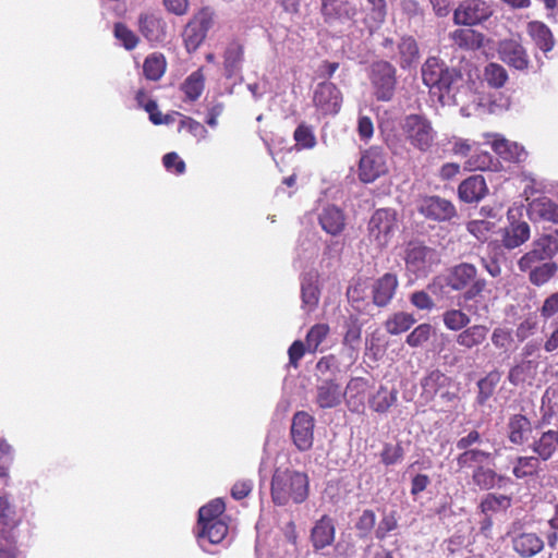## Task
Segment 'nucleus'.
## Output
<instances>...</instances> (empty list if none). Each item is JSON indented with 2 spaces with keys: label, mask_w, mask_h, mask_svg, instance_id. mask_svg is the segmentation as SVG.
Returning a JSON list of instances; mask_svg holds the SVG:
<instances>
[{
  "label": "nucleus",
  "mask_w": 558,
  "mask_h": 558,
  "mask_svg": "<svg viewBox=\"0 0 558 558\" xmlns=\"http://www.w3.org/2000/svg\"><path fill=\"white\" fill-rule=\"evenodd\" d=\"M417 210L426 218L444 221L456 215L453 204L439 196L423 197L417 204Z\"/></svg>",
  "instance_id": "16"
},
{
  "label": "nucleus",
  "mask_w": 558,
  "mask_h": 558,
  "mask_svg": "<svg viewBox=\"0 0 558 558\" xmlns=\"http://www.w3.org/2000/svg\"><path fill=\"white\" fill-rule=\"evenodd\" d=\"M488 327L485 325L466 326L456 337V342L460 347L471 350L481 345L487 338Z\"/></svg>",
  "instance_id": "34"
},
{
  "label": "nucleus",
  "mask_w": 558,
  "mask_h": 558,
  "mask_svg": "<svg viewBox=\"0 0 558 558\" xmlns=\"http://www.w3.org/2000/svg\"><path fill=\"white\" fill-rule=\"evenodd\" d=\"M416 319L410 313L398 312L391 315L385 323L386 331L390 335H400L408 331Z\"/></svg>",
  "instance_id": "45"
},
{
  "label": "nucleus",
  "mask_w": 558,
  "mask_h": 558,
  "mask_svg": "<svg viewBox=\"0 0 558 558\" xmlns=\"http://www.w3.org/2000/svg\"><path fill=\"white\" fill-rule=\"evenodd\" d=\"M313 104L320 114L335 116L341 108L342 94L333 83L323 82L314 90Z\"/></svg>",
  "instance_id": "12"
},
{
  "label": "nucleus",
  "mask_w": 558,
  "mask_h": 558,
  "mask_svg": "<svg viewBox=\"0 0 558 558\" xmlns=\"http://www.w3.org/2000/svg\"><path fill=\"white\" fill-rule=\"evenodd\" d=\"M399 126L404 140L421 153L430 150L437 138L432 121L422 113L405 114Z\"/></svg>",
  "instance_id": "3"
},
{
  "label": "nucleus",
  "mask_w": 558,
  "mask_h": 558,
  "mask_svg": "<svg viewBox=\"0 0 558 558\" xmlns=\"http://www.w3.org/2000/svg\"><path fill=\"white\" fill-rule=\"evenodd\" d=\"M113 33L117 40H119L126 50L134 49L138 44V37L135 33L122 23L114 25Z\"/></svg>",
  "instance_id": "58"
},
{
  "label": "nucleus",
  "mask_w": 558,
  "mask_h": 558,
  "mask_svg": "<svg viewBox=\"0 0 558 558\" xmlns=\"http://www.w3.org/2000/svg\"><path fill=\"white\" fill-rule=\"evenodd\" d=\"M532 433L530 420L522 414H514L508 422V438L513 445H523Z\"/></svg>",
  "instance_id": "33"
},
{
  "label": "nucleus",
  "mask_w": 558,
  "mask_h": 558,
  "mask_svg": "<svg viewBox=\"0 0 558 558\" xmlns=\"http://www.w3.org/2000/svg\"><path fill=\"white\" fill-rule=\"evenodd\" d=\"M403 258L407 270L416 277H425L433 266L439 263L437 251L420 241H411L407 244Z\"/></svg>",
  "instance_id": "5"
},
{
  "label": "nucleus",
  "mask_w": 558,
  "mask_h": 558,
  "mask_svg": "<svg viewBox=\"0 0 558 558\" xmlns=\"http://www.w3.org/2000/svg\"><path fill=\"white\" fill-rule=\"evenodd\" d=\"M493 150L507 161L521 162L526 158L525 149L518 143L510 142L505 137L493 134L488 136Z\"/></svg>",
  "instance_id": "25"
},
{
  "label": "nucleus",
  "mask_w": 558,
  "mask_h": 558,
  "mask_svg": "<svg viewBox=\"0 0 558 558\" xmlns=\"http://www.w3.org/2000/svg\"><path fill=\"white\" fill-rule=\"evenodd\" d=\"M14 461V448L4 439L0 438V477L8 481L10 469Z\"/></svg>",
  "instance_id": "54"
},
{
  "label": "nucleus",
  "mask_w": 558,
  "mask_h": 558,
  "mask_svg": "<svg viewBox=\"0 0 558 558\" xmlns=\"http://www.w3.org/2000/svg\"><path fill=\"white\" fill-rule=\"evenodd\" d=\"M526 33L532 39L533 44L547 53L555 47V38L550 28L541 21H531L526 24Z\"/></svg>",
  "instance_id": "26"
},
{
  "label": "nucleus",
  "mask_w": 558,
  "mask_h": 558,
  "mask_svg": "<svg viewBox=\"0 0 558 558\" xmlns=\"http://www.w3.org/2000/svg\"><path fill=\"white\" fill-rule=\"evenodd\" d=\"M530 238V226L525 221L511 223L505 230L502 242L507 248H515Z\"/></svg>",
  "instance_id": "41"
},
{
  "label": "nucleus",
  "mask_w": 558,
  "mask_h": 558,
  "mask_svg": "<svg viewBox=\"0 0 558 558\" xmlns=\"http://www.w3.org/2000/svg\"><path fill=\"white\" fill-rule=\"evenodd\" d=\"M530 214L532 217L541 220L558 223V204L547 197L535 198L530 204Z\"/></svg>",
  "instance_id": "35"
},
{
  "label": "nucleus",
  "mask_w": 558,
  "mask_h": 558,
  "mask_svg": "<svg viewBox=\"0 0 558 558\" xmlns=\"http://www.w3.org/2000/svg\"><path fill=\"white\" fill-rule=\"evenodd\" d=\"M213 22L211 11L209 9H202L186 24L182 37L189 52L195 51L201 46Z\"/></svg>",
  "instance_id": "10"
},
{
  "label": "nucleus",
  "mask_w": 558,
  "mask_h": 558,
  "mask_svg": "<svg viewBox=\"0 0 558 558\" xmlns=\"http://www.w3.org/2000/svg\"><path fill=\"white\" fill-rule=\"evenodd\" d=\"M368 5V19L371 24H368L367 19H364L362 23L365 27L373 32L374 28H378L387 17V1L386 0H366Z\"/></svg>",
  "instance_id": "42"
},
{
  "label": "nucleus",
  "mask_w": 558,
  "mask_h": 558,
  "mask_svg": "<svg viewBox=\"0 0 558 558\" xmlns=\"http://www.w3.org/2000/svg\"><path fill=\"white\" fill-rule=\"evenodd\" d=\"M541 460L536 456L518 457L513 464L512 474L517 478L533 476L539 470Z\"/></svg>",
  "instance_id": "47"
},
{
  "label": "nucleus",
  "mask_w": 558,
  "mask_h": 558,
  "mask_svg": "<svg viewBox=\"0 0 558 558\" xmlns=\"http://www.w3.org/2000/svg\"><path fill=\"white\" fill-rule=\"evenodd\" d=\"M494 9L486 0H462L453 10L452 21L456 25L477 26L488 21Z\"/></svg>",
  "instance_id": "6"
},
{
  "label": "nucleus",
  "mask_w": 558,
  "mask_h": 558,
  "mask_svg": "<svg viewBox=\"0 0 558 558\" xmlns=\"http://www.w3.org/2000/svg\"><path fill=\"white\" fill-rule=\"evenodd\" d=\"M368 383L362 377L351 378L343 391V399L351 412L360 413L364 410Z\"/></svg>",
  "instance_id": "23"
},
{
  "label": "nucleus",
  "mask_w": 558,
  "mask_h": 558,
  "mask_svg": "<svg viewBox=\"0 0 558 558\" xmlns=\"http://www.w3.org/2000/svg\"><path fill=\"white\" fill-rule=\"evenodd\" d=\"M495 228V222L485 219H476L472 220L468 223V231L473 234L478 241L485 242L488 240V236L493 229Z\"/></svg>",
  "instance_id": "57"
},
{
  "label": "nucleus",
  "mask_w": 558,
  "mask_h": 558,
  "mask_svg": "<svg viewBox=\"0 0 558 558\" xmlns=\"http://www.w3.org/2000/svg\"><path fill=\"white\" fill-rule=\"evenodd\" d=\"M499 374L494 372L489 373L486 377L478 380V396L477 401L478 403L483 404L486 402V400L492 396L495 386L499 381Z\"/></svg>",
  "instance_id": "59"
},
{
  "label": "nucleus",
  "mask_w": 558,
  "mask_h": 558,
  "mask_svg": "<svg viewBox=\"0 0 558 558\" xmlns=\"http://www.w3.org/2000/svg\"><path fill=\"white\" fill-rule=\"evenodd\" d=\"M498 53L504 62L517 70H525L529 66L526 49L515 39H505L499 43Z\"/></svg>",
  "instance_id": "20"
},
{
  "label": "nucleus",
  "mask_w": 558,
  "mask_h": 558,
  "mask_svg": "<svg viewBox=\"0 0 558 558\" xmlns=\"http://www.w3.org/2000/svg\"><path fill=\"white\" fill-rule=\"evenodd\" d=\"M342 399L343 390L332 377L318 378L315 402L320 409L336 408Z\"/></svg>",
  "instance_id": "18"
},
{
  "label": "nucleus",
  "mask_w": 558,
  "mask_h": 558,
  "mask_svg": "<svg viewBox=\"0 0 558 558\" xmlns=\"http://www.w3.org/2000/svg\"><path fill=\"white\" fill-rule=\"evenodd\" d=\"M476 277L477 269L473 264L461 263L449 270L446 283L453 291H462L473 283Z\"/></svg>",
  "instance_id": "24"
},
{
  "label": "nucleus",
  "mask_w": 558,
  "mask_h": 558,
  "mask_svg": "<svg viewBox=\"0 0 558 558\" xmlns=\"http://www.w3.org/2000/svg\"><path fill=\"white\" fill-rule=\"evenodd\" d=\"M450 384L451 380L448 376L438 369H434L421 380V398L428 402L439 395L442 400L452 401L456 393L448 390Z\"/></svg>",
  "instance_id": "14"
},
{
  "label": "nucleus",
  "mask_w": 558,
  "mask_h": 558,
  "mask_svg": "<svg viewBox=\"0 0 558 558\" xmlns=\"http://www.w3.org/2000/svg\"><path fill=\"white\" fill-rule=\"evenodd\" d=\"M166 71V61L161 54L148 56L143 65V72L146 78L158 81Z\"/></svg>",
  "instance_id": "50"
},
{
  "label": "nucleus",
  "mask_w": 558,
  "mask_h": 558,
  "mask_svg": "<svg viewBox=\"0 0 558 558\" xmlns=\"http://www.w3.org/2000/svg\"><path fill=\"white\" fill-rule=\"evenodd\" d=\"M310 481L306 473L292 468H277L271 478V499L277 506L300 505L308 497Z\"/></svg>",
  "instance_id": "1"
},
{
  "label": "nucleus",
  "mask_w": 558,
  "mask_h": 558,
  "mask_svg": "<svg viewBox=\"0 0 558 558\" xmlns=\"http://www.w3.org/2000/svg\"><path fill=\"white\" fill-rule=\"evenodd\" d=\"M376 523V515L373 510L366 509L360 515L355 527L362 536H367L374 529Z\"/></svg>",
  "instance_id": "64"
},
{
  "label": "nucleus",
  "mask_w": 558,
  "mask_h": 558,
  "mask_svg": "<svg viewBox=\"0 0 558 558\" xmlns=\"http://www.w3.org/2000/svg\"><path fill=\"white\" fill-rule=\"evenodd\" d=\"M484 80L493 88H501L508 81L506 69L498 63H488L484 70Z\"/></svg>",
  "instance_id": "51"
},
{
  "label": "nucleus",
  "mask_w": 558,
  "mask_h": 558,
  "mask_svg": "<svg viewBox=\"0 0 558 558\" xmlns=\"http://www.w3.org/2000/svg\"><path fill=\"white\" fill-rule=\"evenodd\" d=\"M557 271L554 263H544L530 269V280L535 286L546 283Z\"/></svg>",
  "instance_id": "55"
},
{
  "label": "nucleus",
  "mask_w": 558,
  "mask_h": 558,
  "mask_svg": "<svg viewBox=\"0 0 558 558\" xmlns=\"http://www.w3.org/2000/svg\"><path fill=\"white\" fill-rule=\"evenodd\" d=\"M397 228L396 210L389 208L377 209L368 221V238L378 247H384L389 243Z\"/></svg>",
  "instance_id": "7"
},
{
  "label": "nucleus",
  "mask_w": 558,
  "mask_h": 558,
  "mask_svg": "<svg viewBox=\"0 0 558 558\" xmlns=\"http://www.w3.org/2000/svg\"><path fill=\"white\" fill-rule=\"evenodd\" d=\"M335 539V525L328 517H323L312 529L311 541L316 550L323 549Z\"/></svg>",
  "instance_id": "31"
},
{
  "label": "nucleus",
  "mask_w": 558,
  "mask_h": 558,
  "mask_svg": "<svg viewBox=\"0 0 558 558\" xmlns=\"http://www.w3.org/2000/svg\"><path fill=\"white\" fill-rule=\"evenodd\" d=\"M398 284L395 274L386 272L376 279L372 286L373 303L379 307L387 306L392 300Z\"/></svg>",
  "instance_id": "22"
},
{
  "label": "nucleus",
  "mask_w": 558,
  "mask_h": 558,
  "mask_svg": "<svg viewBox=\"0 0 558 558\" xmlns=\"http://www.w3.org/2000/svg\"><path fill=\"white\" fill-rule=\"evenodd\" d=\"M138 29L144 38L151 44L163 43L167 38V23L157 14H141Z\"/></svg>",
  "instance_id": "19"
},
{
  "label": "nucleus",
  "mask_w": 558,
  "mask_h": 558,
  "mask_svg": "<svg viewBox=\"0 0 558 558\" xmlns=\"http://www.w3.org/2000/svg\"><path fill=\"white\" fill-rule=\"evenodd\" d=\"M398 400V391L379 386L377 391L369 398V408L377 413H386Z\"/></svg>",
  "instance_id": "39"
},
{
  "label": "nucleus",
  "mask_w": 558,
  "mask_h": 558,
  "mask_svg": "<svg viewBox=\"0 0 558 558\" xmlns=\"http://www.w3.org/2000/svg\"><path fill=\"white\" fill-rule=\"evenodd\" d=\"M329 333L327 324H316L307 332L305 344L310 352L317 351L318 347L324 342Z\"/></svg>",
  "instance_id": "52"
},
{
  "label": "nucleus",
  "mask_w": 558,
  "mask_h": 558,
  "mask_svg": "<svg viewBox=\"0 0 558 558\" xmlns=\"http://www.w3.org/2000/svg\"><path fill=\"white\" fill-rule=\"evenodd\" d=\"M505 476L497 474L493 469L478 465L472 473V482L482 490H490L495 487H501Z\"/></svg>",
  "instance_id": "36"
},
{
  "label": "nucleus",
  "mask_w": 558,
  "mask_h": 558,
  "mask_svg": "<svg viewBox=\"0 0 558 558\" xmlns=\"http://www.w3.org/2000/svg\"><path fill=\"white\" fill-rule=\"evenodd\" d=\"M396 68L388 61H378L372 65L371 81L377 100L389 101L395 95Z\"/></svg>",
  "instance_id": "9"
},
{
  "label": "nucleus",
  "mask_w": 558,
  "mask_h": 558,
  "mask_svg": "<svg viewBox=\"0 0 558 558\" xmlns=\"http://www.w3.org/2000/svg\"><path fill=\"white\" fill-rule=\"evenodd\" d=\"M320 14L328 25L340 22L363 31L356 20L359 8L348 0H320Z\"/></svg>",
  "instance_id": "8"
},
{
  "label": "nucleus",
  "mask_w": 558,
  "mask_h": 558,
  "mask_svg": "<svg viewBox=\"0 0 558 558\" xmlns=\"http://www.w3.org/2000/svg\"><path fill=\"white\" fill-rule=\"evenodd\" d=\"M398 526V520L395 512L385 513L381 518L375 534L378 539H384L387 534Z\"/></svg>",
  "instance_id": "63"
},
{
  "label": "nucleus",
  "mask_w": 558,
  "mask_h": 558,
  "mask_svg": "<svg viewBox=\"0 0 558 558\" xmlns=\"http://www.w3.org/2000/svg\"><path fill=\"white\" fill-rule=\"evenodd\" d=\"M493 459V454L488 451L471 448L464 450L457 457V464L460 469L472 468L475 465H483L485 462Z\"/></svg>",
  "instance_id": "44"
},
{
  "label": "nucleus",
  "mask_w": 558,
  "mask_h": 558,
  "mask_svg": "<svg viewBox=\"0 0 558 558\" xmlns=\"http://www.w3.org/2000/svg\"><path fill=\"white\" fill-rule=\"evenodd\" d=\"M16 511L14 505L7 495L0 496V541L8 539L11 530L16 524ZM2 542H0V547Z\"/></svg>",
  "instance_id": "37"
},
{
  "label": "nucleus",
  "mask_w": 558,
  "mask_h": 558,
  "mask_svg": "<svg viewBox=\"0 0 558 558\" xmlns=\"http://www.w3.org/2000/svg\"><path fill=\"white\" fill-rule=\"evenodd\" d=\"M385 54L393 60L400 69H415L420 60V48L416 39L410 35L401 36L397 41L386 37L381 43Z\"/></svg>",
  "instance_id": "4"
},
{
  "label": "nucleus",
  "mask_w": 558,
  "mask_h": 558,
  "mask_svg": "<svg viewBox=\"0 0 558 558\" xmlns=\"http://www.w3.org/2000/svg\"><path fill=\"white\" fill-rule=\"evenodd\" d=\"M225 508V502L220 498L209 501L207 505L199 508L197 522H214L220 520L219 515L222 514Z\"/></svg>",
  "instance_id": "53"
},
{
  "label": "nucleus",
  "mask_w": 558,
  "mask_h": 558,
  "mask_svg": "<svg viewBox=\"0 0 558 558\" xmlns=\"http://www.w3.org/2000/svg\"><path fill=\"white\" fill-rule=\"evenodd\" d=\"M137 105L145 109L149 113V120L155 124H167L169 118H162L161 112L158 110V105L155 100L149 99L147 93L144 89H138L135 95Z\"/></svg>",
  "instance_id": "46"
},
{
  "label": "nucleus",
  "mask_w": 558,
  "mask_h": 558,
  "mask_svg": "<svg viewBox=\"0 0 558 558\" xmlns=\"http://www.w3.org/2000/svg\"><path fill=\"white\" fill-rule=\"evenodd\" d=\"M291 437L300 451L311 449L314 440V417L305 411L296 412L292 418Z\"/></svg>",
  "instance_id": "15"
},
{
  "label": "nucleus",
  "mask_w": 558,
  "mask_h": 558,
  "mask_svg": "<svg viewBox=\"0 0 558 558\" xmlns=\"http://www.w3.org/2000/svg\"><path fill=\"white\" fill-rule=\"evenodd\" d=\"M558 448L554 437V429L543 432L531 445L532 451L542 461H548L555 454Z\"/></svg>",
  "instance_id": "38"
},
{
  "label": "nucleus",
  "mask_w": 558,
  "mask_h": 558,
  "mask_svg": "<svg viewBox=\"0 0 558 558\" xmlns=\"http://www.w3.org/2000/svg\"><path fill=\"white\" fill-rule=\"evenodd\" d=\"M204 75L201 70L192 72L183 82L181 89L185 97L195 101L202 95L204 90Z\"/></svg>",
  "instance_id": "48"
},
{
  "label": "nucleus",
  "mask_w": 558,
  "mask_h": 558,
  "mask_svg": "<svg viewBox=\"0 0 558 558\" xmlns=\"http://www.w3.org/2000/svg\"><path fill=\"white\" fill-rule=\"evenodd\" d=\"M480 98H484V94L472 90L471 86L462 76V84L450 93L444 105L459 106L460 113L463 117L482 116L484 114V108L470 109Z\"/></svg>",
  "instance_id": "13"
},
{
  "label": "nucleus",
  "mask_w": 558,
  "mask_h": 558,
  "mask_svg": "<svg viewBox=\"0 0 558 558\" xmlns=\"http://www.w3.org/2000/svg\"><path fill=\"white\" fill-rule=\"evenodd\" d=\"M243 46L239 41H231L223 52V71L227 78L240 75L243 63Z\"/></svg>",
  "instance_id": "30"
},
{
  "label": "nucleus",
  "mask_w": 558,
  "mask_h": 558,
  "mask_svg": "<svg viewBox=\"0 0 558 558\" xmlns=\"http://www.w3.org/2000/svg\"><path fill=\"white\" fill-rule=\"evenodd\" d=\"M445 327L451 331H461L471 323V317L460 308H450L442 313Z\"/></svg>",
  "instance_id": "49"
},
{
  "label": "nucleus",
  "mask_w": 558,
  "mask_h": 558,
  "mask_svg": "<svg viewBox=\"0 0 558 558\" xmlns=\"http://www.w3.org/2000/svg\"><path fill=\"white\" fill-rule=\"evenodd\" d=\"M421 75L424 85L429 88L430 93L438 96L442 105L450 93L462 84L461 72L448 68L437 57H428L425 60L421 68Z\"/></svg>",
  "instance_id": "2"
},
{
  "label": "nucleus",
  "mask_w": 558,
  "mask_h": 558,
  "mask_svg": "<svg viewBox=\"0 0 558 558\" xmlns=\"http://www.w3.org/2000/svg\"><path fill=\"white\" fill-rule=\"evenodd\" d=\"M490 340L496 349L507 352L513 342L512 331L509 328L497 327L493 330Z\"/></svg>",
  "instance_id": "60"
},
{
  "label": "nucleus",
  "mask_w": 558,
  "mask_h": 558,
  "mask_svg": "<svg viewBox=\"0 0 558 558\" xmlns=\"http://www.w3.org/2000/svg\"><path fill=\"white\" fill-rule=\"evenodd\" d=\"M432 330L433 327L430 324H420L408 335L405 342L411 348H418L429 340Z\"/></svg>",
  "instance_id": "56"
},
{
  "label": "nucleus",
  "mask_w": 558,
  "mask_h": 558,
  "mask_svg": "<svg viewBox=\"0 0 558 558\" xmlns=\"http://www.w3.org/2000/svg\"><path fill=\"white\" fill-rule=\"evenodd\" d=\"M318 223L331 236L339 235L345 228V215L336 205H326L318 214Z\"/></svg>",
  "instance_id": "21"
},
{
  "label": "nucleus",
  "mask_w": 558,
  "mask_h": 558,
  "mask_svg": "<svg viewBox=\"0 0 558 558\" xmlns=\"http://www.w3.org/2000/svg\"><path fill=\"white\" fill-rule=\"evenodd\" d=\"M319 378L331 377L338 372V362L333 355L323 356L316 364Z\"/></svg>",
  "instance_id": "62"
},
{
  "label": "nucleus",
  "mask_w": 558,
  "mask_h": 558,
  "mask_svg": "<svg viewBox=\"0 0 558 558\" xmlns=\"http://www.w3.org/2000/svg\"><path fill=\"white\" fill-rule=\"evenodd\" d=\"M181 130H186L198 141L205 140L208 135L206 128L191 117H182L179 124V131Z\"/></svg>",
  "instance_id": "61"
},
{
  "label": "nucleus",
  "mask_w": 558,
  "mask_h": 558,
  "mask_svg": "<svg viewBox=\"0 0 558 558\" xmlns=\"http://www.w3.org/2000/svg\"><path fill=\"white\" fill-rule=\"evenodd\" d=\"M388 171L387 155L379 147L365 150L359 163V178L365 183H372Z\"/></svg>",
  "instance_id": "11"
},
{
  "label": "nucleus",
  "mask_w": 558,
  "mask_h": 558,
  "mask_svg": "<svg viewBox=\"0 0 558 558\" xmlns=\"http://www.w3.org/2000/svg\"><path fill=\"white\" fill-rule=\"evenodd\" d=\"M453 43L460 48L475 50L483 46L484 36L472 28H458L450 34Z\"/></svg>",
  "instance_id": "40"
},
{
  "label": "nucleus",
  "mask_w": 558,
  "mask_h": 558,
  "mask_svg": "<svg viewBox=\"0 0 558 558\" xmlns=\"http://www.w3.org/2000/svg\"><path fill=\"white\" fill-rule=\"evenodd\" d=\"M228 534V525L222 521L197 522L196 537L199 547L211 554L209 545L220 544Z\"/></svg>",
  "instance_id": "17"
},
{
  "label": "nucleus",
  "mask_w": 558,
  "mask_h": 558,
  "mask_svg": "<svg viewBox=\"0 0 558 558\" xmlns=\"http://www.w3.org/2000/svg\"><path fill=\"white\" fill-rule=\"evenodd\" d=\"M458 192L465 203L478 202L487 193L485 179L480 174L471 175L460 183Z\"/></svg>",
  "instance_id": "29"
},
{
  "label": "nucleus",
  "mask_w": 558,
  "mask_h": 558,
  "mask_svg": "<svg viewBox=\"0 0 558 558\" xmlns=\"http://www.w3.org/2000/svg\"><path fill=\"white\" fill-rule=\"evenodd\" d=\"M320 291L317 284V276L308 272L301 279L302 308L306 313H312L318 305Z\"/></svg>",
  "instance_id": "28"
},
{
  "label": "nucleus",
  "mask_w": 558,
  "mask_h": 558,
  "mask_svg": "<svg viewBox=\"0 0 558 558\" xmlns=\"http://www.w3.org/2000/svg\"><path fill=\"white\" fill-rule=\"evenodd\" d=\"M510 97L502 92H494L484 94V98H480L475 105H472L471 109H483L484 114H497L504 112L510 107Z\"/></svg>",
  "instance_id": "32"
},
{
  "label": "nucleus",
  "mask_w": 558,
  "mask_h": 558,
  "mask_svg": "<svg viewBox=\"0 0 558 558\" xmlns=\"http://www.w3.org/2000/svg\"><path fill=\"white\" fill-rule=\"evenodd\" d=\"M296 150L313 149L317 144L314 126L301 122L293 132Z\"/></svg>",
  "instance_id": "43"
},
{
  "label": "nucleus",
  "mask_w": 558,
  "mask_h": 558,
  "mask_svg": "<svg viewBox=\"0 0 558 558\" xmlns=\"http://www.w3.org/2000/svg\"><path fill=\"white\" fill-rule=\"evenodd\" d=\"M512 547L522 558H531L544 548V541L535 533H520L512 537Z\"/></svg>",
  "instance_id": "27"
}]
</instances>
